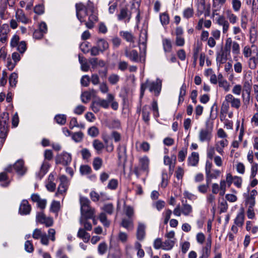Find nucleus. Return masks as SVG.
Masks as SVG:
<instances>
[{"label":"nucleus","instance_id":"1","mask_svg":"<svg viewBox=\"0 0 258 258\" xmlns=\"http://www.w3.org/2000/svg\"><path fill=\"white\" fill-rule=\"evenodd\" d=\"M162 88V80L157 78L155 82L150 81L147 79L146 82L142 83L140 89V98L142 99L144 95L145 91L148 89L151 93H154L156 96L159 95Z\"/></svg>","mask_w":258,"mask_h":258},{"label":"nucleus","instance_id":"2","mask_svg":"<svg viewBox=\"0 0 258 258\" xmlns=\"http://www.w3.org/2000/svg\"><path fill=\"white\" fill-rule=\"evenodd\" d=\"M9 115L4 112L0 114V150L3 146L9 131Z\"/></svg>","mask_w":258,"mask_h":258},{"label":"nucleus","instance_id":"3","mask_svg":"<svg viewBox=\"0 0 258 258\" xmlns=\"http://www.w3.org/2000/svg\"><path fill=\"white\" fill-rule=\"evenodd\" d=\"M9 115L4 112L0 114V150L3 146L9 131Z\"/></svg>","mask_w":258,"mask_h":258},{"label":"nucleus","instance_id":"4","mask_svg":"<svg viewBox=\"0 0 258 258\" xmlns=\"http://www.w3.org/2000/svg\"><path fill=\"white\" fill-rule=\"evenodd\" d=\"M114 99V95L109 93L107 95V99H104L98 97L96 99L92 102L91 107L93 111L95 113L98 112L102 107L104 109H108L109 107L110 101Z\"/></svg>","mask_w":258,"mask_h":258},{"label":"nucleus","instance_id":"5","mask_svg":"<svg viewBox=\"0 0 258 258\" xmlns=\"http://www.w3.org/2000/svg\"><path fill=\"white\" fill-rule=\"evenodd\" d=\"M81 213L85 219H92L95 214V209L90 207V201L85 197H80Z\"/></svg>","mask_w":258,"mask_h":258},{"label":"nucleus","instance_id":"6","mask_svg":"<svg viewBox=\"0 0 258 258\" xmlns=\"http://www.w3.org/2000/svg\"><path fill=\"white\" fill-rule=\"evenodd\" d=\"M20 175H24L27 172V168L25 165L24 161L22 159L18 160L13 165H9L5 169L6 172L12 173L13 170Z\"/></svg>","mask_w":258,"mask_h":258},{"label":"nucleus","instance_id":"7","mask_svg":"<svg viewBox=\"0 0 258 258\" xmlns=\"http://www.w3.org/2000/svg\"><path fill=\"white\" fill-rule=\"evenodd\" d=\"M211 7L210 5H206L205 0H199L197 4V15L200 17L203 14L205 17H209L210 15Z\"/></svg>","mask_w":258,"mask_h":258},{"label":"nucleus","instance_id":"8","mask_svg":"<svg viewBox=\"0 0 258 258\" xmlns=\"http://www.w3.org/2000/svg\"><path fill=\"white\" fill-rule=\"evenodd\" d=\"M32 237L34 239H40L41 243L44 245H48L49 244L48 237L45 232H43L40 229H35L32 233Z\"/></svg>","mask_w":258,"mask_h":258},{"label":"nucleus","instance_id":"9","mask_svg":"<svg viewBox=\"0 0 258 258\" xmlns=\"http://www.w3.org/2000/svg\"><path fill=\"white\" fill-rule=\"evenodd\" d=\"M37 222L44 224L46 227H51L53 224V220L51 217H47L43 212L37 213L36 217Z\"/></svg>","mask_w":258,"mask_h":258},{"label":"nucleus","instance_id":"10","mask_svg":"<svg viewBox=\"0 0 258 258\" xmlns=\"http://www.w3.org/2000/svg\"><path fill=\"white\" fill-rule=\"evenodd\" d=\"M117 17L118 21H123L125 24L128 23L132 18V12L126 7L122 8L117 15Z\"/></svg>","mask_w":258,"mask_h":258},{"label":"nucleus","instance_id":"11","mask_svg":"<svg viewBox=\"0 0 258 258\" xmlns=\"http://www.w3.org/2000/svg\"><path fill=\"white\" fill-rule=\"evenodd\" d=\"M10 31V29L8 24H0V42L6 43L7 42Z\"/></svg>","mask_w":258,"mask_h":258},{"label":"nucleus","instance_id":"12","mask_svg":"<svg viewBox=\"0 0 258 258\" xmlns=\"http://www.w3.org/2000/svg\"><path fill=\"white\" fill-rule=\"evenodd\" d=\"M56 163L57 164H61L63 165H68L72 161V157L71 154L63 152L62 153L58 155L56 157Z\"/></svg>","mask_w":258,"mask_h":258},{"label":"nucleus","instance_id":"13","mask_svg":"<svg viewBox=\"0 0 258 258\" xmlns=\"http://www.w3.org/2000/svg\"><path fill=\"white\" fill-rule=\"evenodd\" d=\"M212 137L211 132L207 128L200 130L199 134V139L201 142H209Z\"/></svg>","mask_w":258,"mask_h":258},{"label":"nucleus","instance_id":"14","mask_svg":"<svg viewBox=\"0 0 258 258\" xmlns=\"http://www.w3.org/2000/svg\"><path fill=\"white\" fill-rule=\"evenodd\" d=\"M31 200L33 202L36 203L37 207L41 210L45 209L47 204L46 199H41L37 194H33L31 196Z\"/></svg>","mask_w":258,"mask_h":258},{"label":"nucleus","instance_id":"15","mask_svg":"<svg viewBox=\"0 0 258 258\" xmlns=\"http://www.w3.org/2000/svg\"><path fill=\"white\" fill-rule=\"evenodd\" d=\"M31 207L26 200H23L19 207V212L22 215H26L30 214Z\"/></svg>","mask_w":258,"mask_h":258},{"label":"nucleus","instance_id":"16","mask_svg":"<svg viewBox=\"0 0 258 258\" xmlns=\"http://www.w3.org/2000/svg\"><path fill=\"white\" fill-rule=\"evenodd\" d=\"M216 23L222 27V32L225 34L228 31L229 28V23L223 15H219L216 19Z\"/></svg>","mask_w":258,"mask_h":258},{"label":"nucleus","instance_id":"17","mask_svg":"<svg viewBox=\"0 0 258 258\" xmlns=\"http://www.w3.org/2000/svg\"><path fill=\"white\" fill-rule=\"evenodd\" d=\"M230 52H228L226 49H221V50L217 53L216 61L217 63L219 64H223L226 62L227 59V55L230 54Z\"/></svg>","mask_w":258,"mask_h":258},{"label":"nucleus","instance_id":"18","mask_svg":"<svg viewBox=\"0 0 258 258\" xmlns=\"http://www.w3.org/2000/svg\"><path fill=\"white\" fill-rule=\"evenodd\" d=\"M226 101L229 102L231 106L236 109L239 108L241 105L240 100L238 98H235L232 94H228L226 95Z\"/></svg>","mask_w":258,"mask_h":258},{"label":"nucleus","instance_id":"19","mask_svg":"<svg viewBox=\"0 0 258 258\" xmlns=\"http://www.w3.org/2000/svg\"><path fill=\"white\" fill-rule=\"evenodd\" d=\"M87 8V7L84 6L82 4H76V16L80 22L82 23L85 22L84 17L82 15L81 12H84V16L85 15V9Z\"/></svg>","mask_w":258,"mask_h":258},{"label":"nucleus","instance_id":"20","mask_svg":"<svg viewBox=\"0 0 258 258\" xmlns=\"http://www.w3.org/2000/svg\"><path fill=\"white\" fill-rule=\"evenodd\" d=\"M212 240L211 238L207 239L206 245L203 248L202 255L199 258H208L211 253Z\"/></svg>","mask_w":258,"mask_h":258},{"label":"nucleus","instance_id":"21","mask_svg":"<svg viewBox=\"0 0 258 258\" xmlns=\"http://www.w3.org/2000/svg\"><path fill=\"white\" fill-rule=\"evenodd\" d=\"M89 16L88 20L91 21L93 22H95L98 21V17L94 12V7L91 5H88L87 8L85 9V15Z\"/></svg>","mask_w":258,"mask_h":258},{"label":"nucleus","instance_id":"22","mask_svg":"<svg viewBox=\"0 0 258 258\" xmlns=\"http://www.w3.org/2000/svg\"><path fill=\"white\" fill-rule=\"evenodd\" d=\"M146 226L144 224L139 223L137 230V238L140 240L142 241L144 239L146 235L145 232Z\"/></svg>","mask_w":258,"mask_h":258},{"label":"nucleus","instance_id":"23","mask_svg":"<svg viewBox=\"0 0 258 258\" xmlns=\"http://www.w3.org/2000/svg\"><path fill=\"white\" fill-rule=\"evenodd\" d=\"M125 55L132 61L136 62L139 61L138 52L136 50L125 49Z\"/></svg>","mask_w":258,"mask_h":258},{"label":"nucleus","instance_id":"24","mask_svg":"<svg viewBox=\"0 0 258 258\" xmlns=\"http://www.w3.org/2000/svg\"><path fill=\"white\" fill-rule=\"evenodd\" d=\"M253 55L248 61V66L251 69H255L258 63V52L257 48H255L253 50Z\"/></svg>","mask_w":258,"mask_h":258},{"label":"nucleus","instance_id":"25","mask_svg":"<svg viewBox=\"0 0 258 258\" xmlns=\"http://www.w3.org/2000/svg\"><path fill=\"white\" fill-rule=\"evenodd\" d=\"M244 211L243 208H241L240 212L237 215L234 219V224L238 227H242L244 221Z\"/></svg>","mask_w":258,"mask_h":258},{"label":"nucleus","instance_id":"26","mask_svg":"<svg viewBox=\"0 0 258 258\" xmlns=\"http://www.w3.org/2000/svg\"><path fill=\"white\" fill-rule=\"evenodd\" d=\"M120 225L128 231L132 230L134 227L133 218H123L121 220Z\"/></svg>","mask_w":258,"mask_h":258},{"label":"nucleus","instance_id":"27","mask_svg":"<svg viewBox=\"0 0 258 258\" xmlns=\"http://www.w3.org/2000/svg\"><path fill=\"white\" fill-rule=\"evenodd\" d=\"M188 165L191 166H196L199 161V155L197 152H192L187 159Z\"/></svg>","mask_w":258,"mask_h":258},{"label":"nucleus","instance_id":"28","mask_svg":"<svg viewBox=\"0 0 258 258\" xmlns=\"http://www.w3.org/2000/svg\"><path fill=\"white\" fill-rule=\"evenodd\" d=\"M96 45L100 49L101 53L104 52L109 48L108 43L103 38H98L96 40Z\"/></svg>","mask_w":258,"mask_h":258},{"label":"nucleus","instance_id":"29","mask_svg":"<svg viewBox=\"0 0 258 258\" xmlns=\"http://www.w3.org/2000/svg\"><path fill=\"white\" fill-rule=\"evenodd\" d=\"M16 18L18 21L21 22L24 24L29 23L28 18L25 16L23 11L21 9H18L16 12Z\"/></svg>","mask_w":258,"mask_h":258},{"label":"nucleus","instance_id":"30","mask_svg":"<svg viewBox=\"0 0 258 258\" xmlns=\"http://www.w3.org/2000/svg\"><path fill=\"white\" fill-rule=\"evenodd\" d=\"M77 236L83 239L84 242H87L90 238V234L83 228H80L77 233Z\"/></svg>","mask_w":258,"mask_h":258},{"label":"nucleus","instance_id":"31","mask_svg":"<svg viewBox=\"0 0 258 258\" xmlns=\"http://www.w3.org/2000/svg\"><path fill=\"white\" fill-rule=\"evenodd\" d=\"M8 4V0H1L0 16L1 18L2 19L4 18L5 14L7 13V10Z\"/></svg>","mask_w":258,"mask_h":258},{"label":"nucleus","instance_id":"32","mask_svg":"<svg viewBox=\"0 0 258 258\" xmlns=\"http://www.w3.org/2000/svg\"><path fill=\"white\" fill-rule=\"evenodd\" d=\"M92 146L98 154L101 153L104 148L103 143L98 139H95L93 141Z\"/></svg>","mask_w":258,"mask_h":258},{"label":"nucleus","instance_id":"33","mask_svg":"<svg viewBox=\"0 0 258 258\" xmlns=\"http://www.w3.org/2000/svg\"><path fill=\"white\" fill-rule=\"evenodd\" d=\"M181 209L182 214L185 216H190L192 213V206L187 203L182 204Z\"/></svg>","mask_w":258,"mask_h":258},{"label":"nucleus","instance_id":"34","mask_svg":"<svg viewBox=\"0 0 258 258\" xmlns=\"http://www.w3.org/2000/svg\"><path fill=\"white\" fill-rule=\"evenodd\" d=\"M79 61L81 64V68L82 71L87 72L89 69V66L88 64L86 59L80 54H79Z\"/></svg>","mask_w":258,"mask_h":258},{"label":"nucleus","instance_id":"35","mask_svg":"<svg viewBox=\"0 0 258 258\" xmlns=\"http://www.w3.org/2000/svg\"><path fill=\"white\" fill-rule=\"evenodd\" d=\"M175 241L174 239H166L163 242V249L164 250H170L174 246Z\"/></svg>","mask_w":258,"mask_h":258},{"label":"nucleus","instance_id":"36","mask_svg":"<svg viewBox=\"0 0 258 258\" xmlns=\"http://www.w3.org/2000/svg\"><path fill=\"white\" fill-rule=\"evenodd\" d=\"M183 17L186 19L192 18L194 15V10L192 6L184 9L182 12Z\"/></svg>","mask_w":258,"mask_h":258},{"label":"nucleus","instance_id":"37","mask_svg":"<svg viewBox=\"0 0 258 258\" xmlns=\"http://www.w3.org/2000/svg\"><path fill=\"white\" fill-rule=\"evenodd\" d=\"M0 185L2 187H7L9 185L8 177L5 172L0 173Z\"/></svg>","mask_w":258,"mask_h":258},{"label":"nucleus","instance_id":"38","mask_svg":"<svg viewBox=\"0 0 258 258\" xmlns=\"http://www.w3.org/2000/svg\"><path fill=\"white\" fill-rule=\"evenodd\" d=\"M18 74L14 72L9 77V84L12 88H15L18 82Z\"/></svg>","mask_w":258,"mask_h":258},{"label":"nucleus","instance_id":"39","mask_svg":"<svg viewBox=\"0 0 258 258\" xmlns=\"http://www.w3.org/2000/svg\"><path fill=\"white\" fill-rule=\"evenodd\" d=\"M103 164V160L100 157H95L93 161L92 165L95 170H98L101 168Z\"/></svg>","mask_w":258,"mask_h":258},{"label":"nucleus","instance_id":"40","mask_svg":"<svg viewBox=\"0 0 258 258\" xmlns=\"http://www.w3.org/2000/svg\"><path fill=\"white\" fill-rule=\"evenodd\" d=\"M226 16L229 22L232 24H235L238 21V17L231 10L226 12Z\"/></svg>","mask_w":258,"mask_h":258},{"label":"nucleus","instance_id":"41","mask_svg":"<svg viewBox=\"0 0 258 258\" xmlns=\"http://www.w3.org/2000/svg\"><path fill=\"white\" fill-rule=\"evenodd\" d=\"M55 121L60 125H64L67 121V116L65 114H57L54 117Z\"/></svg>","mask_w":258,"mask_h":258},{"label":"nucleus","instance_id":"42","mask_svg":"<svg viewBox=\"0 0 258 258\" xmlns=\"http://www.w3.org/2000/svg\"><path fill=\"white\" fill-rule=\"evenodd\" d=\"M102 210L109 215H112L114 212V206L112 203H107L104 205Z\"/></svg>","mask_w":258,"mask_h":258},{"label":"nucleus","instance_id":"43","mask_svg":"<svg viewBox=\"0 0 258 258\" xmlns=\"http://www.w3.org/2000/svg\"><path fill=\"white\" fill-rule=\"evenodd\" d=\"M108 246L105 242H101L98 246V252L100 255H104L107 250Z\"/></svg>","mask_w":258,"mask_h":258},{"label":"nucleus","instance_id":"44","mask_svg":"<svg viewBox=\"0 0 258 258\" xmlns=\"http://www.w3.org/2000/svg\"><path fill=\"white\" fill-rule=\"evenodd\" d=\"M163 49L165 52H169L171 51L172 44L171 41L167 38L164 39L162 41Z\"/></svg>","mask_w":258,"mask_h":258},{"label":"nucleus","instance_id":"45","mask_svg":"<svg viewBox=\"0 0 258 258\" xmlns=\"http://www.w3.org/2000/svg\"><path fill=\"white\" fill-rule=\"evenodd\" d=\"M140 163L141 165V168L146 171L148 169L149 164V159L147 156H144L140 159Z\"/></svg>","mask_w":258,"mask_h":258},{"label":"nucleus","instance_id":"46","mask_svg":"<svg viewBox=\"0 0 258 258\" xmlns=\"http://www.w3.org/2000/svg\"><path fill=\"white\" fill-rule=\"evenodd\" d=\"M148 106L145 105L142 109L143 119L146 122H148L150 120V112L148 110Z\"/></svg>","mask_w":258,"mask_h":258},{"label":"nucleus","instance_id":"47","mask_svg":"<svg viewBox=\"0 0 258 258\" xmlns=\"http://www.w3.org/2000/svg\"><path fill=\"white\" fill-rule=\"evenodd\" d=\"M49 167V163L47 162L44 161L41 166L40 173H39L40 178H41L47 172Z\"/></svg>","mask_w":258,"mask_h":258},{"label":"nucleus","instance_id":"48","mask_svg":"<svg viewBox=\"0 0 258 258\" xmlns=\"http://www.w3.org/2000/svg\"><path fill=\"white\" fill-rule=\"evenodd\" d=\"M84 137V134L82 132H76L72 134V138L76 143L81 142Z\"/></svg>","mask_w":258,"mask_h":258},{"label":"nucleus","instance_id":"49","mask_svg":"<svg viewBox=\"0 0 258 258\" xmlns=\"http://www.w3.org/2000/svg\"><path fill=\"white\" fill-rule=\"evenodd\" d=\"M80 172L82 175L89 174L92 172V169L91 167L88 165H83L80 166Z\"/></svg>","mask_w":258,"mask_h":258},{"label":"nucleus","instance_id":"50","mask_svg":"<svg viewBox=\"0 0 258 258\" xmlns=\"http://www.w3.org/2000/svg\"><path fill=\"white\" fill-rule=\"evenodd\" d=\"M99 219L102 224L106 227L110 225V222L107 219V217L105 213H101L99 216Z\"/></svg>","mask_w":258,"mask_h":258},{"label":"nucleus","instance_id":"51","mask_svg":"<svg viewBox=\"0 0 258 258\" xmlns=\"http://www.w3.org/2000/svg\"><path fill=\"white\" fill-rule=\"evenodd\" d=\"M99 133L98 128L95 126H92L88 130V135L93 138L96 137L99 135Z\"/></svg>","mask_w":258,"mask_h":258},{"label":"nucleus","instance_id":"52","mask_svg":"<svg viewBox=\"0 0 258 258\" xmlns=\"http://www.w3.org/2000/svg\"><path fill=\"white\" fill-rule=\"evenodd\" d=\"M160 20L162 25H166L169 22V17L166 13H163L160 15Z\"/></svg>","mask_w":258,"mask_h":258},{"label":"nucleus","instance_id":"53","mask_svg":"<svg viewBox=\"0 0 258 258\" xmlns=\"http://www.w3.org/2000/svg\"><path fill=\"white\" fill-rule=\"evenodd\" d=\"M120 35L123 38L128 42H133L134 37L131 33L127 31L120 32Z\"/></svg>","mask_w":258,"mask_h":258},{"label":"nucleus","instance_id":"54","mask_svg":"<svg viewBox=\"0 0 258 258\" xmlns=\"http://www.w3.org/2000/svg\"><path fill=\"white\" fill-rule=\"evenodd\" d=\"M168 184V174L166 170H164L162 172V182L161 186L165 188Z\"/></svg>","mask_w":258,"mask_h":258},{"label":"nucleus","instance_id":"55","mask_svg":"<svg viewBox=\"0 0 258 258\" xmlns=\"http://www.w3.org/2000/svg\"><path fill=\"white\" fill-rule=\"evenodd\" d=\"M81 154L83 160L88 161L91 157L90 151L87 148H84L81 151Z\"/></svg>","mask_w":258,"mask_h":258},{"label":"nucleus","instance_id":"56","mask_svg":"<svg viewBox=\"0 0 258 258\" xmlns=\"http://www.w3.org/2000/svg\"><path fill=\"white\" fill-rule=\"evenodd\" d=\"M231 4L233 10L236 12H239L241 7V2L240 0H231Z\"/></svg>","mask_w":258,"mask_h":258},{"label":"nucleus","instance_id":"57","mask_svg":"<svg viewBox=\"0 0 258 258\" xmlns=\"http://www.w3.org/2000/svg\"><path fill=\"white\" fill-rule=\"evenodd\" d=\"M80 222L81 225L84 226V229L86 230L90 231L92 228V226L91 224L88 222L86 220V219L85 220L83 219V217H81L80 220Z\"/></svg>","mask_w":258,"mask_h":258},{"label":"nucleus","instance_id":"58","mask_svg":"<svg viewBox=\"0 0 258 258\" xmlns=\"http://www.w3.org/2000/svg\"><path fill=\"white\" fill-rule=\"evenodd\" d=\"M28 0H22L20 2L19 5L21 8L25 7L26 10H29L33 6L34 2H31L30 4H28Z\"/></svg>","mask_w":258,"mask_h":258},{"label":"nucleus","instance_id":"59","mask_svg":"<svg viewBox=\"0 0 258 258\" xmlns=\"http://www.w3.org/2000/svg\"><path fill=\"white\" fill-rule=\"evenodd\" d=\"M91 92L86 91L81 95V100L84 103H87L91 98Z\"/></svg>","mask_w":258,"mask_h":258},{"label":"nucleus","instance_id":"60","mask_svg":"<svg viewBox=\"0 0 258 258\" xmlns=\"http://www.w3.org/2000/svg\"><path fill=\"white\" fill-rule=\"evenodd\" d=\"M258 170V163H254L251 165L250 178H254Z\"/></svg>","mask_w":258,"mask_h":258},{"label":"nucleus","instance_id":"61","mask_svg":"<svg viewBox=\"0 0 258 258\" xmlns=\"http://www.w3.org/2000/svg\"><path fill=\"white\" fill-rule=\"evenodd\" d=\"M60 208V203L58 201H54L52 202L50 210L53 213H57Z\"/></svg>","mask_w":258,"mask_h":258},{"label":"nucleus","instance_id":"62","mask_svg":"<svg viewBox=\"0 0 258 258\" xmlns=\"http://www.w3.org/2000/svg\"><path fill=\"white\" fill-rule=\"evenodd\" d=\"M187 148H183L179 151L178 158L179 162H182L185 160L187 155Z\"/></svg>","mask_w":258,"mask_h":258},{"label":"nucleus","instance_id":"63","mask_svg":"<svg viewBox=\"0 0 258 258\" xmlns=\"http://www.w3.org/2000/svg\"><path fill=\"white\" fill-rule=\"evenodd\" d=\"M140 41L143 44H145L147 40V30L142 29L140 35Z\"/></svg>","mask_w":258,"mask_h":258},{"label":"nucleus","instance_id":"64","mask_svg":"<svg viewBox=\"0 0 258 258\" xmlns=\"http://www.w3.org/2000/svg\"><path fill=\"white\" fill-rule=\"evenodd\" d=\"M118 186V181L116 179H111L109 180L107 188L111 190H115L117 188Z\"/></svg>","mask_w":258,"mask_h":258}]
</instances>
